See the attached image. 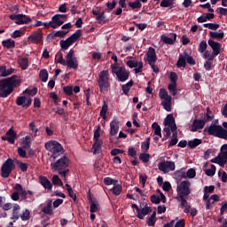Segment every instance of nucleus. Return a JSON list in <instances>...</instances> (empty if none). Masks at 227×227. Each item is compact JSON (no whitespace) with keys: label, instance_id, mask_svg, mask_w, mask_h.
I'll return each mask as SVG.
<instances>
[{"label":"nucleus","instance_id":"nucleus-1","mask_svg":"<svg viewBox=\"0 0 227 227\" xmlns=\"http://www.w3.org/2000/svg\"><path fill=\"white\" fill-rule=\"evenodd\" d=\"M55 62L67 66L70 69H78L79 67V60L77 57H75L73 48L67 53L66 59H64L62 51H58L55 56Z\"/></svg>","mask_w":227,"mask_h":227},{"label":"nucleus","instance_id":"nucleus-2","mask_svg":"<svg viewBox=\"0 0 227 227\" xmlns=\"http://www.w3.org/2000/svg\"><path fill=\"white\" fill-rule=\"evenodd\" d=\"M20 84V79L17 75L0 81V98H6L11 93H13V88H17Z\"/></svg>","mask_w":227,"mask_h":227},{"label":"nucleus","instance_id":"nucleus-3","mask_svg":"<svg viewBox=\"0 0 227 227\" xmlns=\"http://www.w3.org/2000/svg\"><path fill=\"white\" fill-rule=\"evenodd\" d=\"M204 132H207L208 136H214V137H219V139H225L227 141V129H223L222 124L211 122L209 126L204 128Z\"/></svg>","mask_w":227,"mask_h":227},{"label":"nucleus","instance_id":"nucleus-4","mask_svg":"<svg viewBox=\"0 0 227 227\" xmlns=\"http://www.w3.org/2000/svg\"><path fill=\"white\" fill-rule=\"evenodd\" d=\"M69 166V159L68 157H61L56 162H51V168L54 169V171H58L60 176L66 178L67 175L69 173V169L67 168Z\"/></svg>","mask_w":227,"mask_h":227},{"label":"nucleus","instance_id":"nucleus-5","mask_svg":"<svg viewBox=\"0 0 227 227\" xmlns=\"http://www.w3.org/2000/svg\"><path fill=\"white\" fill-rule=\"evenodd\" d=\"M45 148L48 152H51V159H53V160H56L59 155L64 153V147L58 140H48L45 143Z\"/></svg>","mask_w":227,"mask_h":227},{"label":"nucleus","instance_id":"nucleus-6","mask_svg":"<svg viewBox=\"0 0 227 227\" xmlns=\"http://www.w3.org/2000/svg\"><path fill=\"white\" fill-rule=\"evenodd\" d=\"M98 84L101 92H107L109 90L111 82L108 69H102L98 73Z\"/></svg>","mask_w":227,"mask_h":227},{"label":"nucleus","instance_id":"nucleus-7","mask_svg":"<svg viewBox=\"0 0 227 227\" xmlns=\"http://www.w3.org/2000/svg\"><path fill=\"white\" fill-rule=\"evenodd\" d=\"M112 73L116 74L119 82H126L130 76V71L125 67V66H116V64H111Z\"/></svg>","mask_w":227,"mask_h":227},{"label":"nucleus","instance_id":"nucleus-8","mask_svg":"<svg viewBox=\"0 0 227 227\" xmlns=\"http://www.w3.org/2000/svg\"><path fill=\"white\" fill-rule=\"evenodd\" d=\"M191 183L187 182L186 180H184V182H181L180 185H177V192L179 194V198L181 200V207H183V205H185L186 200L185 197L189 196L192 192L191 189Z\"/></svg>","mask_w":227,"mask_h":227},{"label":"nucleus","instance_id":"nucleus-9","mask_svg":"<svg viewBox=\"0 0 227 227\" xmlns=\"http://www.w3.org/2000/svg\"><path fill=\"white\" fill-rule=\"evenodd\" d=\"M81 35H82V30H76L75 32H74V34L69 35V37H67V39H61L59 41L61 50H63L64 51H66V50H68L69 46H71L72 44H74V43L78 41Z\"/></svg>","mask_w":227,"mask_h":227},{"label":"nucleus","instance_id":"nucleus-10","mask_svg":"<svg viewBox=\"0 0 227 227\" xmlns=\"http://www.w3.org/2000/svg\"><path fill=\"white\" fill-rule=\"evenodd\" d=\"M13 169H15V163H13V160H12V158H9L2 165L1 176L3 178H8Z\"/></svg>","mask_w":227,"mask_h":227},{"label":"nucleus","instance_id":"nucleus-11","mask_svg":"<svg viewBox=\"0 0 227 227\" xmlns=\"http://www.w3.org/2000/svg\"><path fill=\"white\" fill-rule=\"evenodd\" d=\"M13 189L14 192L11 195V198L13 201H19L20 196L22 200H26L27 196V192L22 188V185H20V184H16Z\"/></svg>","mask_w":227,"mask_h":227},{"label":"nucleus","instance_id":"nucleus-12","mask_svg":"<svg viewBox=\"0 0 227 227\" xmlns=\"http://www.w3.org/2000/svg\"><path fill=\"white\" fill-rule=\"evenodd\" d=\"M145 60H146L151 67H153V62H157L158 60L155 48H153V46H149L148 51L146 53V59L145 58Z\"/></svg>","mask_w":227,"mask_h":227},{"label":"nucleus","instance_id":"nucleus-13","mask_svg":"<svg viewBox=\"0 0 227 227\" xmlns=\"http://www.w3.org/2000/svg\"><path fill=\"white\" fill-rule=\"evenodd\" d=\"M164 125L171 129L172 132H176L177 126L173 114H168L167 117L164 119Z\"/></svg>","mask_w":227,"mask_h":227},{"label":"nucleus","instance_id":"nucleus-14","mask_svg":"<svg viewBox=\"0 0 227 227\" xmlns=\"http://www.w3.org/2000/svg\"><path fill=\"white\" fill-rule=\"evenodd\" d=\"M15 139H17V133L11 128L2 137L3 141H8L10 145H15Z\"/></svg>","mask_w":227,"mask_h":227},{"label":"nucleus","instance_id":"nucleus-15","mask_svg":"<svg viewBox=\"0 0 227 227\" xmlns=\"http://www.w3.org/2000/svg\"><path fill=\"white\" fill-rule=\"evenodd\" d=\"M206 121H204V117L202 116L201 119H193V122L192 124L191 130L192 132H197V130H202L206 125Z\"/></svg>","mask_w":227,"mask_h":227},{"label":"nucleus","instance_id":"nucleus-16","mask_svg":"<svg viewBox=\"0 0 227 227\" xmlns=\"http://www.w3.org/2000/svg\"><path fill=\"white\" fill-rule=\"evenodd\" d=\"M64 21H61L60 14H54L48 25L46 24V27L50 28V27H51V28H58V27H61Z\"/></svg>","mask_w":227,"mask_h":227},{"label":"nucleus","instance_id":"nucleus-17","mask_svg":"<svg viewBox=\"0 0 227 227\" xmlns=\"http://www.w3.org/2000/svg\"><path fill=\"white\" fill-rule=\"evenodd\" d=\"M207 43L209 44V46L212 48L213 50V56L214 59L215 57H217V55H219V53H221V48H222V44L221 43H218L217 41H215V39H208Z\"/></svg>","mask_w":227,"mask_h":227},{"label":"nucleus","instance_id":"nucleus-18","mask_svg":"<svg viewBox=\"0 0 227 227\" xmlns=\"http://www.w3.org/2000/svg\"><path fill=\"white\" fill-rule=\"evenodd\" d=\"M120 130V119L114 117L110 122V136H117Z\"/></svg>","mask_w":227,"mask_h":227},{"label":"nucleus","instance_id":"nucleus-19","mask_svg":"<svg viewBox=\"0 0 227 227\" xmlns=\"http://www.w3.org/2000/svg\"><path fill=\"white\" fill-rule=\"evenodd\" d=\"M11 20H14L15 24H27L29 22V18L24 14H12L10 16Z\"/></svg>","mask_w":227,"mask_h":227},{"label":"nucleus","instance_id":"nucleus-20","mask_svg":"<svg viewBox=\"0 0 227 227\" xmlns=\"http://www.w3.org/2000/svg\"><path fill=\"white\" fill-rule=\"evenodd\" d=\"M227 164V151H224L223 149V145L220 148V153H219V166L221 168H224Z\"/></svg>","mask_w":227,"mask_h":227},{"label":"nucleus","instance_id":"nucleus-21","mask_svg":"<svg viewBox=\"0 0 227 227\" xmlns=\"http://www.w3.org/2000/svg\"><path fill=\"white\" fill-rule=\"evenodd\" d=\"M162 106L167 110V112H171L172 110V96L168 94L167 91L166 99L164 101H161Z\"/></svg>","mask_w":227,"mask_h":227},{"label":"nucleus","instance_id":"nucleus-22","mask_svg":"<svg viewBox=\"0 0 227 227\" xmlns=\"http://www.w3.org/2000/svg\"><path fill=\"white\" fill-rule=\"evenodd\" d=\"M39 183L44 189H47V191H52V184L50 182L47 176H39Z\"/></svg>","mask_w":227,"mask_h":227},{"label":"nucleus","instance_id":"nucleus-23","mask_svg":"<svg viewBox=\"0 0 227 227\" xmlns=\"http://www.w3.org/2000/svg\"><path fill=\"white\" fill-rule=\"evenodd\" d=\"M69 30H57V32H51L48 34V39H55V37H65L68 34Z\"/></svg>","mask_w":227,"mask_h":227},{"label":"nucleus","instance_id":"nucleus-24","mask_svg":"<svg viewBox=\"0 0 227 227\" xmlns=\"http://www.w3.org/2000/svg\"><path fill=\"white\" fill-rule=\"evenodd\" d=\"M177 39V34H171L170 37L168 35H161V40L166 44H174Z\"/></svg>","mask_w":227,"mask_h":227},{"label":"nucleus","instance_id":"nucleus-25","mask_svg":"<svg viewBox=\"0 0 227 227\" xmlns=\"http://www.w3.org/2000/svg\"><path fill=\"white\" fill-rule=\"evenodd\" d=\"M113 189H111L113 194H114V196H120V194H121L123 189L121 187V185H120V184H118V180H114L113 183Z\"/></svg>","mask_w":227,"mask_h":227},{"label":"nucleus","instance_id":"nucleus-26","mask_svg":"<svg viewBox=\"0 0 227 227\" xmlns=\"http://www.w3.org/2000/svg\"><path fill=\"white\" fill-rule=\"evenodd\" d=\"M103 140H94V144L92 145V152L94 155L97 153H100L102 152Z\"/></svg>","mask_w":227,"mask_h":227},{"label":"nucleus","instance_id":"nucleus-27","mask_svg":"<svg viewBox=\"0 0 227 227\" xmlns=\"http://www.w3.org/2000/svg\"><path fill=\"white\" fill-rule=\"evenodd\" d=\"M17 106H22L23 107H27L29 106V98L26 96L18 97L16 99Z\"/></svg>","mask_w":227,"mask_h":227},{"label":"nucleus","instance_id":"nucleus-28","mask_svg":"<svg viewBox=\"0 0 227 227\" xmlns=\"http://www.w3.org/2000/svg\"><path fill=\"white\" fill-rule=\"evenodd\" d=\"M202 138H193L192 140H188V148L194 150V148H197V146H200V145H202Z\"/></svg>","mask_w":227,"mask_h":227},{"label":"nucleus","instance_id":"nucleus-29","mask_svg":"<svg viewBox=\"0 0 227 227\" xmlns=\"http://www.w3.org/2000/svg\"><path fill=\"white\" fill-rule=\"evenodd\" d=\"M13 72H15L13 68L6 69V66H0V77H8V75H12Z\"/></svg>","mask_w":227,"mask_h":227},{"label":"nucleus","instance_id":"nucleus-30","mask_svg":"<svg viewBox=\"0 0 227 227\" xmlns=\"http://www.w3.org/2000/svg\"><path fill=\"white\" fill-rule=\"evenodd\" d=\"M186 51H184V55L183 53H180L179 59L176 62V66L177 67H186Z\"/></svg>","mask_w":227,"mask_h":227},{"label":"nucleus","instance_id":"nucleus-31","mask_svg":"<svg viewBox=\"0 0 227 227\" xmlns=\"http://www.w3.org/2000/svg\"><path fill=\"white\" fill-rule=\"evenodd\" d=\"M42 212L43 214H46L47 215H53L54 212L52 208V200H50V201H48L46 207H43Z\"/></svg>","mask_w":227,"mask_h":227},{"label":"nucleus","instance_id":"nucleus-32","mask_svg":"<svg viewBox=\"0 0 227 227\" xmlns=\"http://www.w3.org/2000/svg\"><path fill=\"white\" fill-rule=\"evenodd\" d=\"M30 41H32L33 43H41V41H43L42 32H34V34H31Z\"/></svg>","mask_w":227,"mask_h":227},{"label":"nucleus","instance_id":"nucleus-33","mask_svg":"<svg viewBox=\"0 0 227 227\" xmlns=\"http://www.w3.org/2000/svg\"><path fill=\"white\" fill-rule=\"evenodd\" d=\"M212 114V110L210 106H207L206 108V115L203 117V121H206V123H208V121H213L215 115H210Z\"/></svg>","mask_w":227,"mask_h":227},{"label":"nucleus","instance_id":"nucleus-34","mask_svg":"<svg viewBox=\"0 0 227 227\" xmlns=\"http://www.w3.org/2000/svg\"><path fill=\"white\" fill-rule=\"evenodd\" d=\"M2 45H4L5 49H14L15 41H13V39H6L2 42Z\"/></svg>","mask_w":227,"mask_h":227},{"label":"nucleus","instance_id":"nucleus-35","mask_svg":"<svg viewBox=\"0 0 227 227\" xmlns=\"http://www.w3.org/2000/svg\"><path fill=\"white\" fill-rule=\"evenodd\" d=\"M150 212H152L151 207H148L147 205L142 209L139 208V219H145V216L148 215Z\"/></svg>","mask_w":227,"mask_h":227},{"label":"nucleus","instance_id":"nucleus-36","mask_svg":"<svg viewBox=\"0 0 227 227\" xmlns=\"http://www.w3.org/2000/svg\"><path fill=\"white\" fill-rule=\"evenodd\" d=\"M152 129L154 130V134L159 136V137H162L161 129L159 122H153Z\"/></svg>","mask_w":227,"mask_h":227},{"label":"nucleus","instance_id":"nucleus-37","mask_svg":"<svg viewBox=\"0 0 227 227\" xmlns=\"http://www.w3.org/2000/svg\"><path fill=\"white\" fill-rule=\"evenodd\" d=\"M66 189L68 192L69 197L72 198V200L74 201H76L77 196H76L74 191L72 189L71 185H69V184H66Z\"/></svg>","mask_w":227,"mask_h":227},{"label":"nucleus","instance_id":"nucleus-38","mask_svg":"<svg viewBox=\"0 0 227 227\" xmlns=\"http://www.w3.org/2000/svg\"><path fill=\"white\" fill-rule=\"evenodd\" d=\"M108 108H109V106H108L107 103H106V101H104L102 108L100 110V115L103 118V120H106V114H107Z\"/></svg>","mask_w":227,"mask_h":227},{"label":"nucleus","instance_id":"nucleus-39","mask_svg":"<svg viewBox=\"0 0 227 227\" xmlns=\"http://www.w3.org/2000/svg\"><path fill=\"white\" fill-rule=\"evenodd\" d=\"M150 145H151V137H147L146 140H145V142H142L141 144L142 150H144V152H148Z\"/></svg>","mask_w":227,"mask_h":227},{"label":"nucleus","instance_id":"nucleus-40","mask_svg":"<svg viewBox=\"0 0 227 227\" xmlns=\"http://www.w3.org/2000/svg\"><path fill=\"white\" fill-rule=\"evenodd\" d=\"M101 126L100 124H98L96 129L94 130V136H93V141H100V133Z\"/></svg>","mask_w":227,"mask_h":227},{"label":"nucleus","instance_id":"nucleus-41","mask_svg":"<svg viewBox=\"0 0 227 227\" xmlns=\"http://www.w3.org/2000/svg\"><path fill=\"white\" fill-rule=\"evenodd\" d=\"M207 48V41H205V40L200 41V43H199V47H198L199 52H200V53H205Z\"/></svg>","mask_w":227,"mask_h":227},{"label":"nucleus","instance_id":"nucleus-42","mask_svg":"<svg viewBox=\"0 0 227 227\" xmlns=\"http://www.w3.org/2000/svg\"><path fill=\"white\" fill-rule=\"evenodd\" d=\"M39 78H41L42 82H47L49 78V73L47 69H41L39 73Z\"/></svg>","mask_w":227,"mask_h":227},{"label":"nucleus","instance_id":"nucleus-43","mask_svg":"<svg viewBox=\"0 0 227 227\" xmlns=\"http://www.w3.org/2000/svg\"><path fill=\"white\" fill-rule=\"evenodd\" d=\"M156 221H157V219H156V212L154 211L152 214L151 217H148V219H147L148 226H155Z\"/></svg>","mask_w":227,"mask_h":227},{"label":"nucleus","instance_id":"nucleus-44","mask_svg":"<svg viewBox=\"0 0 227 227\" xmlns=\"http://www.w3.org/2000/svg\"><path fill=\"white\" fill-rule=\"evenodd\" d=\"M211 37L213 39H223L224 37V32H209Z\"/></svg>","mask_w":227,"mask_h":227},{"label":"nucleus","instance_id":"nucleus-45","mask_svg":"<svg viewBox=\"0 0 227 227\" xmlns=\"http://www.w3.org/2000/svg\"><path fill=\"white\" fill-rule=\"evenodd\" d=\"M137 151L136 147H131V145L128 148V156L133 157V159H137Z\"/></svg>","mask_w":227,"mask_h":227},{"label":"nucleus","instance_id":"nucleus-46","mask_svg":"<svg viewBox=\"0 0 227 227\" xmlns=\"http://www.w3.org/2000/svg\"><path fill=\"white\" fill-rule=\"evenodd\" d=\"M177 143H178L177 129H176V131H173V137L169 142V146H176Z\"/></svg>","mask_w":227,"mask_h":227},{"label":"nucleus","instance_id":"nucleus-47","mask_svg":"<svg viewBox=\"0 0 227 227\" xmlns=\"http://www.w3.org/2000/svg\"><path fill=\"white\" fill-rule=\"evenodd\" d=\"M205 173L207 176H215L216 173V167L214 164H211V168L206 169Z\"/></svg>","mask_w":227,"mask_h":227},{"label":"nucleus","instance_id":"nucleus-48","mask_svg":"<svg viewBox=\"0 0 227 227\" xmlns=\"http://www.w3.org/2000/svg\"><path fill=\"white\" fill-rule=\"evenodd\" d=\"M52 184L54 185H59L60 187H62L64 185L62 180H60L59 176L58 175H54L52 176Z\"/></svg>","mask_w":227,"mask_h":227},{"label":"nucleus","instance_id":"nucleus-49","mask_svg":"<svg viewBox=\"0 0 227 227\" xmlns=\"http://www.w3.org/2000/svg\"><path fill=\"white\" fill-rule=\"evenodd\" d=\"M19 63H20L21 69L26 70V68H27V65H28L29 61L27 60V59L21 58L19 59Z\"/></svg>","mask_w":227,"mask_h":227},{"label":"nucleus","instance_id":"nucleus-50","mask_svg":"<svg viewBox=\"0 0 227 227\" xmlns=\"http://www.w3.org/2000/svg\"><path fill=\"white\" fill-rule=\"evenodd\" d=\"M129 6L131 7V9H139L142 7V4L140 0H135V2H129Z\"/></svg>","mask_w":227,"mask_h":227},{"label":"nucleus","instance_id":"nucleus-51","mask_svg":"<svg viewBox=\"0 0 227 227\" xmlns=\"http://www.w3.org/2000/svg\"><path fill=\"white\" fill-rule=\"evenodd\" d=\"M63 90L68 96H72V94H74V86L73 85H65L63 87Z\"/></svg>","mask_w":227,"mask_h":227},{"label":"nucleus","instance_id":"nucleus-52","mask_svg":"<svg viewBox=\"0 0 227 227\" xmlns=\"http://www.w3.org/2000/svg\"><path fill=\"white\" fill-rule=\"evenodd\" d=\"M139 159L140 160H142V162L147 163L150 160V155L149 153H141L139 155Z\"/></svg>","mask_w":227,"mask_h":227},{"label":"nucleus","instance_id":"nucleus-53","mask_svg":"<svg viewBox=\"0 0 227 227\" xmlns=\"http://www.w3.org/2000/svg\"><path fill=\"white\" fill-rule=\"evenodd\" d=\"M96 20H97L98 23H100V24L106 23V15H105L104 11H102V12H100V11H99V14H98V16H97Z\"/></svg>","mask_w":227,"mask_h":227},{"label":"nucleus","instance_id":"nucleus-54","mask_svg":"<svg viewBox=\"0 0 227 227\" xmlns=\"http://www.w3.org/2000/svg\"><path fill=\"white\" fill-rule=\"evenodd\" d=\"M185 57H186V61L188 62V64H190V66H195L196 60L192 57V55H189V53H187V51H186Z\"/></svg>","mask_w":227,"mask_h":227},{"label":"nucleus","instance_id":"nucleus-55","mask_svg":"<svg viewBox=\"0 0 227 227\" xmlns=\"http://www.w3.org/2000/svg\"><path fill=\"white\" fill-rule=\"evenodd\" d=\"M204 27L210 28L211 30H217V28H219L220 25H219V23H204Z\"/></svg>","mask_w":227,"mask_h":227},{"label":"nucleus","instance_id":"nucleus-56","mask_svg":"<svg viewBox=\"0 0 227 227\" xmlns=\"http://www.w3.org/2000/svg\"><path fill=\"white\" fill-rule=\"evenodd\" d=\"M20 210V206H19L18 204H14L12 207V214H13V217H15L16 219L19 218Z\"/></svg>","mask_w":227,"mask_h":227},{"label":"nucleus","instance_id":"nucleus-57","mask_svg":"<svg viewBox=\"0 0 227 227\" xmlns=\"http://www.w3.org/2000/svg\"><path fill=\"white\" fill-rule=\"evenodd\" d=\"M25 31L24 30H15L12 35V38H20V36H22L25 35Z\"/></svg>","mask_w":227,"mask_h":227},{"label":"nucleus","instance_id":"nucleus-58","mask_svg":"<svg viewBox=\"0 0 227 227\" xmlns=\"http://www.w3.org/2000/svg\"><path fill=\"white\" fill-rule=\"evenodd\" d=\"M175 2L173 0H161L160 2V7H170L171 5H174Z\"/></svg>","mask_w":227,"mask_h":227},{"label":"nucleus","instance_id":"nucleus-59","mask_svg":"<svg viewBox=\"0 0 227 227\" xmlns=\"http://www.w3.org/2000/svg\"><path fill=\"white\" fill-rule=\"evenodd\" d=\"M168 90L171 92L173 96H176L177 94V89L176 87V83L172 82V83L168 84Z\"/></svg>","mask_w":227,"mask_h":227},{"label":"nucleus","instance_id":"nucleus-60","mask_svg":"<svg viewBox=\"0 0 227 227\" xmlns=\"http://www.w3.org/2000/svg\"><path fill=\"white\" fill-rule=\"evenodd\" d=\"M185 175H186V178H190V179L195 178L196 171L193 168H190L187 170V173H185Z\"/></svg>","mask_w":227,"mask_h":227},{"label":"nucleus","instance_id":"nucleus-61","mask_svg":"<svg viewBox=\"0 0 227 227\" xmlns=\"http://www.w3.org/2000/svg\"><path fill=\"white\" fill-rule=\"evenodd\" d=\"M20 145L23 148H29V137H26L20 142Z\"/></svg>","mask_w":227,"mask_h":227},{"label":"nucleus","instance_id":"nucleus-62","mask_svg":"<svg viewBox=\"0 0 227 227\" xmlns=\"http://www.w3.org/2000/svg\"><path fill=\"white\" fill-rule=\"evenodd\" d=\"M116 5H117L116 0H113L112 3L111 2L106 3V7L108 11H113V9L116 7Z\"/></svg>","mask_w":227,"mask_h":227},{"label":"nucleus","instance_id":"nucleus-63","mask_svg":"<svg viewBox=\"0 0 227 227\" xmlns=\"http://www.w3.org/2000/svg\"><path fill=\"white\" fill-rule=\"evenodd\" d=\"M160 198L159 196H156L155 194H153L151 196V202L154 203L155 205H159L160 203Z\"/></svg>","mask_w":227,"mask_h":227},{"label":"nucleus","instance_id":"nucleus-64","mask_svg":"<svg viewBox=\"0 0 227 227\" xmlns=\"http://www.w3.org/2000/svg\"><path fill=\"white\" fill-rule=\"evenodd\" d=\"M176 169V164L175 162H172V161H167V171L169 170V171H175Z\"/></svg>","mask_w":227,"mask_h":227}]
</instances>
